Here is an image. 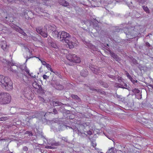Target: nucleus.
Masks as SVG:
<instances>
[{"instance_id": "obj_1", "label": "nucleus", "mask_w": 153, "mask_h": 153, "mask_svg": "<svg viewBox=\"0 0 153 153\" xmlns=\"http://www.w3.org/2000/svg\"><path fill=\"white\" fill-rule=\"evenodd\" d=\"M60 35V38L63 39L62 40H64L65 43L68 45L70 48H72L74 46H76L77 45V44L76 45L75 43L70 41V39L71 36L69 33H67L65 31H63L61 32Z\"/></svg>"}, {"instance_id": "obj_2", "label": "nucleus", "mask_w": 153, "mask_h": 153, "mask_svg": "<svg viewBox=\"0 0 153 153\" xmlns=\"http://www.w3.org/2000/svg\"><path fill=\"white\" fill-rule=\"evenodd\" d=\"M11 100L10 94L5 92H0V105H3L10 103Z\"/></svg>"}, {"instance_id": "obj_3", "label": "nucleus", "mask_w": 153, "mask_h": 153, "mask_svg": "<svg viewBox=\"0 0 153 153\" xmlns=\"http://www.w3.org/2000/svg\"><path fill=\"white\" fill-rule=\"evenodd\" d=\"M66 57L69 61L72 62L79 63L81 61L80 58L75 54H69L66 56Z\"/></svg>"}, {"instance_id": "obj_4", "label": "nucleus", "mask_w": 153, "mask_h": 153, "mask_svg": "<svg viewBox=\"0 0 153 153\" xmlns=\"http://www.w3.org/2000/svg\"><path fill=\"white\" fill-rule=\"evenodd\" d=\"M13 83L10 79L9 78L6 83L2 86V87L7 91L11 90L13 88Z\"/></svg>"}, {"instance_id": "obj_5", "label": "nucleus", "mask_w": 153, "mask_h": 153, "mask_svg": "<svg viewBox=\"0 0 153 153\" xmlns=\"http://www.w3.org/2000/svg\"><path fill=\"white\" fill-rule=\"evenodd\" d=\"M49 27V30L53 31L51 35L53 37L55 38H56L60 36L59 32L57 30H56V29L55 27L51 26H50Z\"/></svg>"}, {"instance_id": "obj_6", "label": "nucleus", "mask_w": 153, "mask_h": 153, "mask_svg": "<svg viewBox=\"0 0 153 153\" xmlns=\"http://www.w3.org/2000/svg\"><path fill=\"white\" fill-rule=\"evenodd\" d=\"M36 31L44 37H47L48 36V33L46 31H44L41 27H39L36 29Z\"/></svg>"}, {"instance_id": "obj_7", "label": "nucleus", "mask_w": 153, "mask_h": 153, "mask_svg": "<svg viewBox=\"0 0 153 153\" xmlns=\"http://www.w3.org/2000/svg\"><path fill=\"white\" fill-rule=\"evenodd\" d=\"M9 79V78L7 77L0 75V85L2 87L6 83L7 81H8Z\"/></svg>"}, {"instance_id": "obj_8", "label": "nucleus", "mask_w": 153, "mask_h": 153, "mask_svg": "<svg viewBox=\"0 0 153 153\" xmlns=\"http://www.w3.org/2000/svg\"><path fill=\"white\" fill-rule=\"evenodd\" d=\"M18 67L16 65H12L8 69L16 75H18V73L17 71Z\"/></svg>"}, {"instance_id": "obj_9", "label": "nucleus", "mask_w": 153, "mask_h": 153, "mask_svg": "<svg viewBox=\"0 0 153 153\" xmlns=\"http://www.w3.org/2000/svg\"><path fill=\"white\" fill-rule=\"evenodd\" d=\"M15 29L16 31L22 34L23 35L25 36H27V34L20 27L16 26V27H15Z\"/></svg>"}, {"instance_id": "obj_10", "label": "nucleus", "mask_w": 153, "mask_h": 153, "mask_svg": "<svg viewBox=\"0 0 153 153\" xmlns=\"http://www.w3.org/2000/svg\"><path fill=\"white\" fill-rule=\"evenodd\" d=\"M59 3L61 5L65 7H66L69 5V3L65 0H60Z\"/></svg>"}, {"instance_id": "obj_11", "label": "nucleus", "mask_w": 153, "mask_h": 153, "mask_svg": "<svg viewBox=\"0 0 153 153\" xmlns=\"http://www.w3.org/2000/svg\"><path fill=\"white\" fill-rule=\"evenodd\" d=\"M110 54L111 56L114 59L116 60L117 61H120L119 57L115 53L113 52H111Z\"/></svg>"}, {"instance_id": "obj_12", "label": "nucleus", "mask_w": 153, "mask_h": 153, "mask_svg": "<svg viewBox=\"0 0 153 153\" xmlns=\"http://www.w3.org/2000/svg\"><path fill=\"white\" fill-rule=\"evenodd\" d=\"M21 70L25 71L27 73L29 74V70L27 69L26 65H22L20 67Z\"/></svg>"}, {"instance_id": "obj_13", "label": "nucleus", "mask_w": 153, "mask_h": 153, "mask_svg": "<svg viewBox=\"0 0 153 153\" xmlns=\"http://www.w3.org/2000/svg\"><path fill=\"white\" fill-rule=\"evenodd\" d=\"M94 67H95L94 66ZM90 68L91 70L95 74H98L100 71V70L97 69V68H95L94 67H90Z\"/></svg>"}, {"instance_id": "obj_14", "label": "nucleus", "mask_w": 153, "mask_h": 153, "mask_svg": "<svg viewBox=\"0 0 153 153\" xmlns=\"http://www.w3.org/2000/svg\"><path fill=\"white\" fill-rule=\"evenodd\" d=\"M88 72L87 70H82L80 72V75L83 77H86L88 75Z\"/></svg>"}, {"instance_id": "obj_15", "label": "nucleus", "mask_w": 153, "mask_h": 153, "mask_svg": "<svg viewBox=\"0 0 153 153\" xmlns=\"http://www.w3.org/2000/svg\"><path fill=\"white\" fill-rule=\"evenodd\" d=\"M1 48L4 51H5L7 47V44L6 41L2 42L1 46Z\"/></svg>"}, {"instance_id": "obj_16", "label": "nucleus", "mask_w": 153, "mask_h": 153, "mask_svg": "<svg viewBox=\"0 0 153 153\" xmlns=\"http://www.w3.org/2000/svg\"><path fill=\"white\" fill-rule=\"evenodd\" d=\"M88 47L90 49H92L93 51H97V48H96L95 46L91 45V44H89L88 45Z\"/></svg>"}, {"instance_id": "obj_17", "label": "nucleus", "mask_w": 153, "mask_h": 153, "mask_svg": "<svg viewBox=\"0 0 153 153\" xmlns=\"http://www.w3.org/2000/svg\"><path fill=\"white\" fill-rule=\"evenodd\" d=\"M33 86L35 88L37 89L39 87V85L36 82H34L32 84Z\"/></svg>"}, {"instance_id": "obj_18", "label": "nucleus", "mask_w": 153, "mask_h": 153, "mask_svg": "<svg viewBox=\"0 0 153 153\" xmlns=\"http://www.w3.org/2000/svg\"><path fill=\"white\" fill-rule=\"evenodd\" d=\"M71 97L73 99L77 100H80L79 98L77 95L74 94H72L71 95Z\"/></svg>"}, {"instance_id": "obj_19", "label": "nucleus", "mask_w": 153, "mask_h": 153, "mask_svg": "<svg viewBox=\"0 0 153 153\" xmlns=\"http://www.w3.org/2000/svg\"><path fill=\"white\" fill-rule=\"evenodd\" d=\"M45 66L48 70H50V71H51V72L54 73V72L53 71V70L51 68V66L49 64L47 63Z\"/></svg>"}, {"instance_id": "obj_20", "label": "nucleus", "mask_w": 153, "mask_h": 153, "mask_svg": "<svg viewBox=\"0 0 153 153\" xmlns=\"http://www.w3.org/2000/svg\"><path fill=\"white\" fill-rule=\"evenodd\" d=\"M61 104V103L58 101L53 102V104L54 106H58V105H60Z\"/></svg>"}, {"instance_id": "obj_21", "label": "nucleus", "mask_w": 153, "mask_h": 153, "mask_svg": "<svg viewBox=\"0 0 153 153\" xmlns=\"http://www.w3.org/2000/svg\"><path fill=\"white\" fill-rule=\"evenodd\" d=\"M143 8L144 11H146V13H149V9L147 7H146L145 6H143Z\"/></svg>"}, {"instance_id": "obj_22", "label": "nucleus", "mask_w": 153, "mask_h": 153, "mask_svg": "<svg viewBox=\"0 0 153 153\" xmlns=\"http://www.w3.org/2000/svg\"><path fill=\"white\" fill-rule=\"evenodd\" d=\"M56 88L58 90H61L63 89L64 87L62 85H57Z\"/></svg>"}, {"instance_id": "obj_23", "label": "nucleus", "mask_w": 153, "mask_h": 153, "mask_svg": "<svg viewBox=\"0 0 153 153\" xmlns=\"http://www.w3.org/2000/svg\"><path fill=\"white\" fill-rule=\"evenodd\" d=\"M100 84L102 85V86L105 88H107L108 86V85L107 84L102 82H101Z\"/></svg>"}, {"instance_id": "obj_24", "label": "nucleus", "mask_w": 153, "mask_h": 153, "mask_svg": "<svg viewBox=\"0 0 153 153\" xmlns=\"http://www.w3.org/2000/svg\"><path fill=\"white\" fill-rule=\"evenodd\" d=\"M114 153V148L112 147L110 149H109L108 151V153Z\"/></svg>"}, {"instance_id": "obj_25", "label": "nucleus", "mask_w": 153, "mask_h": 153, "mask_svg": "<svg viewBox=\"0 0 153 153\" xmlns=\"http://www.w3.org/2000/svg\"><path fill=\"white\" fill-rule=\"evenodd\" d=\"M39 60L41 62L42 64L44 65H45L47 63L44 61H43L41 59L39 58Z\"/></svg>"}, {"instance_id": "obj_26", "label": "nucleus", "mask_w": 153, "mask_h": 153, "mask_svg": "<svg viewBox=\"0 0 153 153\" xmlns=\"http://www.w3.org/2000/svg\"><path fill=\"white\" fill-rule=\"evenodd\" d=\"M7 119V117H3L0 118V120L1 121H4Z\"/></svg>"}, {"instance_id": "obj_27", "label": "nucleus", "mask_w": 153, "mask_h": 153, "mask_svg": "<svg viewBox=\"0 0 153 153\" xmlns=\"http://www.w3.org/2000/svg\"><path fill=\"white\" fill-rule=\"evenodd\" d=\"M129 79L133 83H135L137 82V80H135L132 77Z\"/></svg>"}, {"instance_id": "obj_28", "label": "nucleus", "mask_w": 153, "mask_h": 153, "mask_svg": "<svg viewBox=\"0 0 153 153\" xmlns=\"http://www.w3.org/2000/svg\"><path fill=\"white\" fill-rule=\"evenodd\" d=\"M39 100L42 102H44L45 101L44 99L42 97H39Z\"/></svg>"}, {"instance_id": "obj_29", "label": "nucleus", "mask_w": 153, "mask_h": 153, "mask_svg": "<svg viewBox=\"0 0 153 153\" xmlns=\"http://www.w3.org/2000/svg\"><path fill=\"white\" fill-rule=\"evenodd\" d=\"M42 77H43V78L44 79H48L49 77V76H47L45 74L43 75Z\"/></svg>"}, {"instance_id": "obj_30", "label": "nucleus", "mask_w": 153, "mask_h": 153, "mask_svg": "<svg viewBox=\"0 0 153 153\" xmlns=\"http://www.w3.org/2000/svg\"><path fill=\"white\" fill-rule=\"evenodd\" d=\"M91 143L92 144V145L93 147L94 148H95V147H96V145H97L96 143H94L93 142H92Z\"/></svg>"}, {"instance_id": "obj_31", "label": "nucleus", "mask_w": 153, "mask_h": 153, "mask_svg": "<svg viewBox=\"0 0 153 153\" xmlns=\"http://www.w3.org/2000/svg\"><path fill=\"white\" fill-rule=\"evenodd\" d=\"M45 148L46 149H54V148L51 146H46L45 147Z\"/></svg>"}, {"instance_id": "obj_32", "label": "nucleus", "mask_w": 153, "mask_h": 153, "mask_svg": "<svg viewBox=\"0 0 153 153\" xmlns=\"http://www.w3.org/2000/svg\"><path fill=\"white\" fill-rule=\"evenodd\" d=\"M53 145L56 146H60V143L59 142L55 143H53Z\"/></svg>"}, {"instance_id": "obj_33", "label": "nucleus", "mask_w": 153, "mask_h": 153, "mask_svg": "<svg viewBox=\"0 0 153 153\" xmlns=\"http://www.w3.org/2000/svg\"><path fill=\"white\" fill-rule=\"evenodd\" d=\"M126 75L127 76L129 79H130V78H131V76L129 74L128 72H127L126 73Z\"/></svg>"}, {"instance_id": "obj_34", "label": "nucleus", "mask_w": 153, "mask_h": 153, "mask_svg": "<svg viewBox=\"0 0 153 153\" xmlns=\"http://www.w3.org/2000/svg\"><path fill=\"white\" fill-rule=\"evenodd\" d=\"M28 148L26 146H24L23 148V150L25 151H27L28 150Z\"/></svg>"}, {"instance_id": "obj_35", "label": "nucleus", "mask_w": 153, "mask_h": 153, "mask_svg": "<svg viewBox=\"0 0 153 153\" xmlns=\"http://www.w3.org/2000/svg\"><path fill=\"white\" fill-rule=\"evenodd\" d=\"M29 134V135H31V136L32 135V132L31 131H26L25 133V134Z\"/></svg>"}, {"instance_id": "obj_36", "label": "nucleus", "mask_w": 153, "mask_h": 153, "mask_svg": "<svg viewBox=\"0 0 153 153\" xmlns=\"http://www.w3.org/2000/svg\"><path fill=\"white\" fill-rule=\"evenodd\" d=\"M53 112L54 113V114H57L58 113L57 111L55 109H53Z\"/></svg>"}, {"instance_id": "obj_37", "label": "nucleus", "mask_w": 153, "mask_h": 153, "mask_svg": "<svg viewBox=\"0 0 153 153\" xmlns=\"http://www.w3.org/2000/svg\"><path fill=\"white\" fill-rule=\"evenodd\" d=\"M146 46H148V47H150V45L148 42H146Z\"/></svg>"}, {"instance_id": "obj_38", "label": "nucleus", "mask_w": 153, "mask_h": 153, "mask_svg": "<svg viewBox=\"0 0 153 153\" xmlns=\"http://www.w3.org/2000/svg\"><path fill=\"white\" fill-rule=\"evenodd\" d=\"M3 25L2 24H0V29H1V30H3Z\"/></svg>"}, {"instance_id": "obj_39", "label": "nucleus", "mask_w": 153, "mask_h": 153, "mask_svg": "<svg viewBox=\"0 0 153 153\" xmlns=\"http://www.w3.org/2000/svg\"><path fill=\"white\" fill-rule=\"evenodd\" d=\"M62 140H64L66 141H67V139L66 138H65V137H62Z\"/></svg>"}, {"instance_id": "obj_40", "label": "nucleus", "mask_w": 153, "mask_h": 153, "mask_svg": "<svg viewBox=\"0 0 153 153\" xmlns=\"http://www.w3.org/2000/svg\"><path fill=\"white\" fill-rule=\"evenodd\" d=\"M29 74L30 75V76L31 77H32L33 78H35V75H31V74Z\"/></svg>"}, {"instance_id": "obj_41", "label": "nucleus", "mask_w": 153, "mask_h": 153, "mask_svg": "<svg viewBox=\"0 0 153 153\" xmlns=\"http://www.w3.org/2000/svg\"><path fill=\"white\" fill-rule=\"evenodd\" d=\"M135 90L137 92V93H139L140 92V91L139 90L137 89H135Z\"/></svg>"}, {"instance_id": "obj_42", "label": "nucleus", "mask_w": 153, "mask_h": 153, "mask_svg": "<svg viewBox=\"0 0 153 153\" xmlns=\"http://www.w3.org/2000/svg\"><path fill=\"white\" fill-rule=\"evenodd\" d=\"M134 102H133L131 104V107L132 106H134Z\"/></svg>"}, {"instance_id": "obj_43", "label": "nucleus", "mask_w": 153, "mask_h": 153, "mask_svg": "<svg viewBox=\"0 0 153 153\" xmlns=\"http://www.w3.org/2000/svg\"><path fill=\"white\" fill-rule=\"evenodd\" d=\"M35 117H36V116H33L32 117V118H35Z\"/></svg>"}, {"instance_id": "obj_44", "label": "nucleus", "mask_w": 153, "mask_h": 153, "mask_svg": "<svg viewBox=\"0 0 153 153\" xmlns=\"http://www.w3.org/2000/svg\"><path fill=\"white\" fill-rule=\"evenodd\" d=\"M153 89V85H149Z\"/></svg>"}, {"instance_id": "obj_45", "label": "nucleus", "mask_w": 153, "mask_h": 153, "mask_svg": "<svg viewBox=\"0 0 153 153\" xmlns=\"http://www.w3.org/2000/svg\"><path fill=\"white\" fill-rule=\"evenodd\" d=\"M93 90H94V91H97V89H93Z\"/></svg>"}, {"instance_id": "obj_46", "label": "nucleus", "mask_w": 153, "mask_h": 153, "mask_svg": "<svg viewBox=\"0 0 153 153\" xmlns=\"http://www.w3.org/2000/svg\"><path fill=\"white\" fill-rule=\"evenodd\" d=\"M7 0V1H9V2H11V1H10V0Z\"/></svg>"}, {"instance_id": "obj_47", "label": "nucleus", "mask_w": 153, "mask_h": 153, "mask_svg": "<svg viewBox=\"0 0 153 153\" xmlns=\"http://www.w3.org/2000/svg\"><path fill=\"white\" fill-rule=\"evenodd\" d=\"M46 0H45V1H44V3H45V1Z\"/></svg>"}, {"instance_id": "obj_48", "label": "nucleus", "mask_w": 153, "mask_h": 153, "mask_svg": "<svg viewBox=\"0 0 153 153\" xmlns=\"http://www.w3.org/2000/svg\"><path fill=\"white\" fill-rule=\"evenodd\" d=\"M27 59L26 60V62L27 61Z\"/></svg>"}, {"instance_id": "obj_49", "label": "nucleus", "mask_w": 153, "mask_h": 153, "mask_svg": "<svg viewBox=\"0 0 153 153\" xmlns=\"http://www.w3.org/2000/svg\"><path fill=\"white\" fill-rule=\"evenodd\" d=\"M119 96H118V97H118V98H119Z\"/></svg>"}, {"instance_id": "obj_50", "label": "nucleus", "mask_w": 153, "mask_h": 153, "mask_svg": "<svg viewBox=\"0 0 153 153\" xmlns=\"http://www.w3.org/2000/svg\"><path fill=\"white\" fill-rule=\"evenodd\" d=\"M119 96H118V97H118V98H119Z\"/></svg>"}, {"instance_id": "obj_51", "label": "nucleus", "mask_w": 153, "mask_h": 153, "mask_svg": "<svg viewBox=\"0 0 153 153\" xmlns=\"http://www.w3.org/2000/svg\"><path fill=\"white\" fill-rule=\"evenodd\" d=\"M74 59H76V58H74Z\"/></svg>"}]
</instances>
